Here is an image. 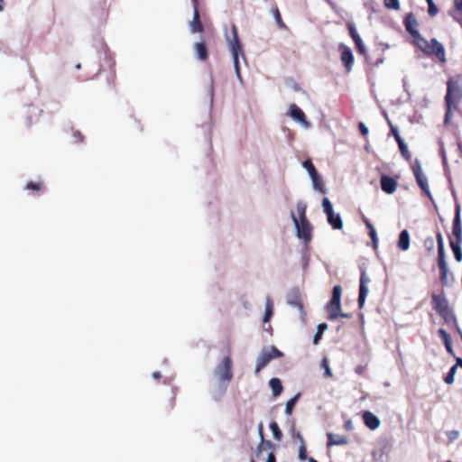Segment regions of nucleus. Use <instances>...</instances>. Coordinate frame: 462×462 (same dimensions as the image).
Returning a JSON list of instances; mask_svg holds the SVG:
<instances>
[{"label": "nucleus", "mask_w": 462, "mask_h": 462, "mask_svg": "<svg viewBox=\"0 0 462 462\" xmlns=\"http://www.w3.org/2000/svg\"><path fill=\"white\" fill-rule=\"evenodd\" d=\"M419 23L412 14L406 15V31L412 37V43L428 55H435L439 61L445 62V49L444 46L436 39H431L428 42L419 32Z\"/></svg>", "instance_id": "nucleus-1"}, {"label": "nucleus", "mask_w": 462, "mask_h": 462, "mask_svg": "<svg viewBox=\"0 0 462 462\" xmlns=\"http://www.w3.org/2000/svg\"><path fill=\"white\" fill-rule=\"evenodd\" d=\"M462 98V88L458 85V80L451 79L447 83V94L445 97L446 114L444 124L448 125L452 110H456L459 100Z\"/></svg>", "instance_id": "nucleus-2"}, {"label": "nucleus", "mask_w": 462, "mask_h": 462, "mask_svg": "<svg viewBox=\"0 0 462 462\" xmlns=\"http://www.w3.org/2000/svg\"><path fill=\"white\" fill-rule=\"evenodd\" d=\"M228 46L233 56L234 66L238 78H240L239 54L244 55L242 44L238 37V31L236 25L232 26L231 35L227 36Z\"/></svg>", "instance_id": "nucleus-3"}, {"label": "nucleus", "mask_w": 462, "mask_h": 462, "mask_svg": "<svg viewBox=\"0 0 462 462\" xmlns=\"http://www.w3.org/2000/svg\"><path fill=\"white\" fill-rule=\"evenodd\" d=\"M233 362L230 356H225L215 369V374L219 382L229 383L233 378Z\"/></svg>", "instance_id": "nucleus-4"}, {"label": "nucleus", "mask_w": 462, "mask_h": 462, "mask_svg": "<svg viewBox=\"0 0 462 462\" xmlns=\"http://www.w3.org/2000/svg\"><path fill=\"white\" fill-rule=\"evenodd\" d=\"M433 309L445 319L449 320L454 319L451 310L448 307L447 299L442 294L432 295Z\"/></svg>", "instance_id": "nucleus-5"}, {"label": "nucleus", "mask_w": 462, "mask_h": 462, "mask_svg": "<svg viewBox=\"0 0 462 462\" xmlns=\"http://www.w3.org/2000/svg\"><path fill=\"white\" fill-rule=\"evenodd\" d=\"M283 354L275 346L263 350L257 358L255 374L263 369L273 358L282 357Z\"/></svg>", "instance_id": "nucleus-6"}, {"label": "nucleus", "mask_w": 462, "mask_h": 462, "mask_svg": "<svg viewBox=\"0 0 462 462\" xmlns=\"http://www.w3.org/2000/svg\"><path fill=\"white\" fill-rule=\"evenodd\" d=\"M411 171L413 173V176L416 180L417 184L420 186L421 190L430 198L431 199V194L430 191L429 184H428V179L425 175L421 165L418 160H416L412 165H411Z\"/></svg>", "instance_id": "nucleus-7"}, {"label": "nucleus", "mask_w": 462, "mask_h": 462, "mask_svg": "<svg viewBox=\"0 0 462 462\" xmlns=\"http://www.w3.org/2000/svg\"><path fill=\"white\" fill-rule=\"evenodd\" d=\"M291 217L297 230L298 237L303 239L305 242H310L311 240L312 227L309 220L299 221L294 213H291Z\"/></svg>", "instance_id": "nucleus-8"}, {"label": "nucleus", "mask_w": 462, "mask_h": 462, "mask_svg": "<svg viewBox=\"0 0 462 462\" xmlns=\"http://www.w3.org/2000/svg\"><path fill=\"white\" fill-rule=\"evenodd\" d=\"M370 278L366 274L365 270H361L360 281H359V295H358V306L360 309L364 307L366 296L368 294L367 284L370 282Z\"/></svg>", "instance_id": "nucleus-9"}, {"label": "nucleus", "mask_w": 462, "mask_h": 462, "mask_svg": "<svg viewBox=\"0 0 462 462\" xmlns=\"http://www.w3.org/2000/svg\"><path fill=\"white\" fill-rule=\"evenodd\" d=\"M438 265L440 271L439 280L443 285H449L453 282V276L448 273L445 256L438 257Z\"/></svg>", "instance_id": "nucleus-10"}, {"label": "nucleus", "mask_w": 462, "mask_h": 462, "mask_svg": "<svg viewBox=\"0 0 462 462\" xmlns=\"http://www.w3.org/2000/svg\"><path fill=\"white\" fill-rule=\"evenodd\" d=\"M461 207L459 204H456L455 217L453 220L452 233L455 236L458 244L462 243V225L460 220Z\"/></svg>", "instance_id": "nucleus-11"}, {"label": "nucleus", "mask_w": 462, "mask_h": 462, "mask_svg": "<svg viewBox=\"0 0 462 462\" xmlns=\"http://www.w3.org/2000/svg\"><path fill=\"white\" fill-rule=\"evenodd\" d=\"M194 5V14L193 20L190 22V31L193 33L202 32L204 31V26L200 21V16L199 13V0H192Z\"/></svg>", "instance_id": "nucleus-12"}, {"label": "nucleus", "mask_w": 462, "mask_h": 462, "mask_svg": "<svg viewBox=\"0 0 462 462\" xmlns=\"http://www.w3.org/2000/svg\"><path fill=\"white\" fill-rule=\"evenodd\" d=\"M327 310L328 312V319L333 320L339 317L342 318H349L348 314H345L341 312V303H332L328 301L327 304Z\"/></svg>", "instance_id": "nucleus-13"}, {"label": "nucleus", "mask_w": 462, "mask_h": 462, "mask_svg": "<svg viewBox=\"0 0 462 462\" xmlns=\"http://www.w3.org/2000/svg\"><path fill=\"white\" fill-rule=\"evenodd\" d=\"M340 50H341V61L344 64V66L346 67V70L350 71L351 68L353 66V63H354L353 53H352L351 50L347 46H345V45H340Z\"/></svg>", "instance_id": "nucleus-14"}, {"label": "nucleus", "mask_w": 462, "mask_h": 462, "mask_svg": "<svg viewBox=\"0 0 462 462\" xmlns=\"http://www.w3.org/2000/svg\"><path fill=\"white\" fill-rule=\"evenodd\" d=\"M382 189L387 194H393L397 188V181L389 176L383 175L380 180Z\"/></svg>", "instance_id": "nucleus-15"}, {"label": "nucleus", "mask_w": 462, "mask_h": 462, "mask_svg": "<svg viewBox=\"0 0 462 462\" xmlns=\"http://www.w3.org/2000/svg\"><path fill=\"white\" fill-rule=\"evenodd\" d=\"M363 420L365 425L372 430H376L380 425V420L371 411H366L363 412Z\"/></svg>", "instance_id": "nucleus-16"}, {"label": "nucleus", "mask_w": 462, "mask_h": 462, "mask_svg": "<svg viewBox=\"0 0 462 462\" xmlns=\"http://www.w3.org/2000/svg\"><path fill=\"white\" fill-rule=\"evenodd\" d=\"M290 116L295 119L296 121H299L305 126H309L310 123L306 119V116L304 112L295 104H291L290 106Z\"/></svg>", "instance_id": "nucleus-17"}, {"label": "nucleus", "mask_w": 462, "mask_h": 462, "mask_svg": "<svg viewBox=\"0 0 462 462\" xmlns=\"http://www.w3.org/2000/svg\"><path fill=\"white\" fill-rule=\"evenodd\" d=\"M196 57L201 61H205L208 58V47L205 41L196 42L193 46Z\"/></svg>", "instance_id": "nucleus-18"}, {"label": "nucleus", "mask_w": 462, "mask_h": 462, "mask_svg": "<svg viewBox=\"0 0 462 462\" xmlns=\"http://www.w3.org/2000/svg\"><path fill=\"white\" fill-rule=\"evenodd\" d=\"M327 438H328V443H327L328 447L346 445L348 442L347 437L345 435H337V434H333L331 432H328L327 434Z\"/></svg>", "instance_id": "nucleus-19"}, {"label": "nucleus", "mask_w": 462, "mask_h": 462, "mask_svg": "<svg viewBox=\"0 0 462 462\" xmlns=\"http://www.w3.org/2000/svg\"><path fill=\"white\" fill-rule=\"evenodd\" d=\"M327 218H328V224L334 229H342L343 222H342L341 217L338 213L332 212L327 216Z\"/></svg>", "instance_id": "nucleus-20"}, {"label": "nucleus", "mask_w": 462, "mask_h": 462, "mask_svg": "<svg viewBox=\"0 0 462 462\" xmlns=\"http://www.w3.org/2000/svg\"><path fill=\"white\" fill-rule=\"evenodd\" d=\"M287 302H288V304H290L293 307H296L300 310L303 309L300 296L297 291L291 292L288 295Z\"/></svg>", "instance_id": "nucleus-21"}, {"label": "nucleus", "mask_w": 462, "mask_h": 462, "mask_svg": "<svg viewBox=\"0 0 462 462\" xmlns=\"http://www.w3.org/2000/svg\"><path fill=\"white\" fill-rule=\"evenodd\" d=\"M269 385L272 388L273 394L274 397L279 396L283 390L282 382L279 378H272L269 381Z\"/></svg>", "instance_id": "nucleus-22"}, {"label": "nucleus", "mask_w": 462, "mask_h": 462, "mask_svg": "<svg viewBox=\"0 0 462 462\" xmlns=\"http://www.w3.org/2000/svg\"><path fill=\"white\" fill-rule=\"evenodd\" d=\"M275 448H276V446L271 440H266L265 439H261L260 443L258 444L257 448H256V455L259 456L263 450H266V449L274 450Z\"/></svg>", "instance_id": "nucleus-23"}, {"label": "nucleus", "mask_w": 462, "mask_h": 462, "mask_svg": "<svg viewBox=\"0 0 462 462\" xmlns=\"http://www.w3.org/2000/svg\"><path fill=\"white\" fill-rule=\"evenodd\" d=\"M44 189V183L42 180L39 181H29L25 186V189L32 190L35 193H40Z\"/></svg>", "instance_id": "nucleus-24"}, {"label": "nucleus", "mask_w": 462, "mask_h": 462, "mask_svg": "<svg viewBox=\"0 0 462 462\" xmlns=\"http://www.w3.org/2000/svg\"><path fill=\"white\" fill-rule=\"evenodd\" d=\"M439 337L442 338L444 345L448 352H452L451 339L449 334L443 328H439L438 331Z\"/></svg>", "instance_id": "nucleus-25"}, {"label": "nucleus", "mask_w": 462, "mask_h": 462, "mask_svg": "<svg viewBox=\"0 0 462 462\" xmlns=\"http://www.w3.org/2000/svg\"><path fill=\"white\" fill-rule=\"evenodd\" d=\"M270 430L273 432V438L277 441H281L282 439V432L276 421H272L269 425Z\"/></svg>", "instance_id": "nucleus-26"}, {"label": "nucleus", "mask_w": 462, "mask_h": 462, "mask_svg": "<svg viewBox=\"0 0 462 462\" xmlns=\"http://www.w3.org/2000/svg\"><path fill=\"white\" fill-rule=\"evenodd\" d=\"M341 294L342 288L340 285H335L332 291V297L330 299V302L332 303H341Z\"/></svg>", "instance_id": "nucleus-27"}, {"label": "nucleus", "mask_w": 462, "mask_h": 462, "mask_svg": "<svg viewBox=\"0 0 462 462\" xmlns=\"http://www.w3.org/2000/svg\"><path fill=\"white\" fill-rule=\"evenodd\" d=\"M300 396V393H297L294 397H292L291 399H290L287 402H286V407H285V413L290 416L291 415L292 413V411L299 400Z\"/></svg>", "instance_id": "nucleus-28"}, {"label": "nucleus", "mask_w": 462, "mask_h": 462, "mask_svg": "<svg viewBox=\"0 0 462 462\" xmlns=\"http://www.w3.org/2000/svg\"><path fill=\"white\" fill-rule=\"evenodd\" d=\"M450 247L454 253L455 259L457 262L462 261V249L460 244H458V242L455 243L453 241H450Z\"/></svg>", "instance_id": "nucleus-29"}, {"label": "nucleus", "mask_w": 462, "mask_h": 462, "mask_svg": "<svg viewBox=\"0 0 462 462\" xmlns=\"http://www.w3.org/2000/svg\"><path fill=\"white\" fill-rule=\"evenodd\" d=\"M272 12H273V14L274 16V19H275L279 28L280 29H285L286 28V24L283 23V21L282 19V16H281V14H280V11H279V8L277 7V5H274L273 7Z\"/></svg>", "instance_id": "nucleus-30"}, {"label": "nucleus", "mask_w": 462, "mask_h": 462, "mask_svg": "<svg viewBox=\"0 0 462 462\" xmlns=\"http://www.w3.org/2000/svg\"><path fill=\"white\" fill-rule=\"evenodd\" d=\"M436 239L438 244V257L445 256L444 241L440 232L436 234Z\"/></svg>", "instance_id": "nucleus-31"}, {"label": "nucleus", "mask_w": 462, "mask_h": 462, "mask_svg": "<svg viewBox=\"0 0 462 462\" xmlns=\"http://www.w3.org/2000/svg\"><path fill=\"white\" fill-rule=\"evenodd\" d=\"M306 209H307V206L305 203H303L301 201L297 203V211L299 214V218H298L299 221L308 220V218L306 217Z\"/></svg>", "instance_id": "nucleus-32"}, {"label": "nucleus", "mask_w": 462, "mask_h": 462, "mask_svg": "<svg viewBox=\"0 0 462 462\" xmlns=\"http://www.w3.org/2000/svg\"><path fill=\"white\" fill-rule=\"evenodd\" d=\"M273 314V302L270 300H268L266 302L265 313H264L263 321L268 322L271 319Z\"/></svg>", "instance_id": "nucleus-33"}, {"label": "nucleus", "mask_w": 462, "mask_h": 462, "mask_svg": "<svg viewBox=\"0 0 462 462\" xmlns=\"http://www.w3.org/2000/svg\"><path fill=\"white\" fill-rule=\"evenodd\" d=\"M71 135L73 138V143L79 144L85 141V136L79 130L72 129Z\"/></svg>", "instance_id": "nucleus-34"}, {"label": "nucleus", "mask_w": 462, "mask_h": 462, "mask_svg": "<svg viewBox=\"0 0 462 462\" xmlns=\"http://www.w3.org/2000/svg\"><path fill=\"white\" fill-rule=\"evenodd\" d=\"M303 167L308 171L310 178H314L317 175L318 171L310 160L304 161Z\"/></svg>", "instance_id": "nucleus-35"}, {"label": "nucleus", "mask_w": 462, "mask_h": 462, "mask_svg": "<svg viewBox=\"0 0 462 462\" xmlns=\"http://www.w3.org/2000/svg\"><path fill=\"white\" fill-rule=\"evenodd\" d=\"M311 180L314 189L320 191L321 193H325V190L323 189V183L319 174L317 173V175L314 178H311Z\"/></svg>", "instance_id": "nucleus-36"}, {"label": "nucleus", "mask_w": 462, "mask_h": 462, "mask_svg": "<svg viewBox=\"0 0 462 462\" xmlns=\"http://www.w3.org/2000/svg\"><path fill=\"white\" fill-rule=\"evenodd\" d=\"M322 208H323L324 213L327 216L329 215L330 213L334 212L332 204L328 198H324L322 199Z\"/></svg>", "instance_id": "nucleus-37"}, {"label": "nucleus", "mask_w": 462, "mask_h": 462, "mask_svg": "<svg viewBox=\"0 0 462 462\" xmlns=\"http://www.w3.org/2000/svg\"><path fill=\"white\" fill-rule=\"evenodd\" d=\"M457 371V365H453L448 374L444 378V382L448 384H451L454 382L455 374Z\"/></svg>", "instance_id": "nucleus-38"}, {"label": "nucleus", "mask_w": 462, "mask_h": 462, "mask_svg": "<svg viewBox=\"0 0 462 462\" xmlns=\"http://www.w3.org/2000/svg\"><path fill=\"white\" fill-rule=\"evenodd\" d=\"M384 6L388 9L398 10L400 8L399 0H383Z\"/></svg>", "instance_id": "nucleus-39"}, {"label": "nucleus", "mask_w": 462, "mask_h": 462, "mask_svg": "<svg viewBox=\"0 0 462 462\" xmlns=\"http://www.w3.org/2000/svg\"><path fill=\"white\" fill-rule=\"evenodd\" d=\"M321 366L324 369V375L326 377H332L333 374H332L331 369L329 368L328 362L327 358L322 359Z\"/></svg>", "instance_id": "nucleus-40"}, {"label": "nucleus", "mask_w": 462, "mask_h": 462, "mask_svg": "<svg viewBox=\"0 0 462 462\" xmlns=\"http://www.w3.org/2000/svg\"><path fill=\"white\" fill-rule=\"evenodd\" d=\"M429 5L428 13L430 16H435L438 14V7L435 5L433 0H426Z\"/></svg>", "instance_id": "nucleus-41"}, {"label": "nucleus", "mask_w": 462, "mask_h": 462, "mask_svg": "<svg viewBox=\"0 0 462 462\" xmlns=\"http://www.w3.org/2000/svg\"><path fill=\"white\" fill-rule=\"evenodd\" d=\"M299 458L300 460H306L308 459L309 457H307V448H306V444H303V445H300V448H299Z\"/></svg>", "instance_id": "nucleus-42"}, {"label": "nucleus", "mask_w": 462, "mask_h": 462, "mask_svg": "<svg viewBox=\"0 0 462 462\" xmlns=\"http://www.w3.org/2000/svg\"><path fill=\"white\" fill-rule=\"evenodd\" d=\"M448 14L462 27V12H449Z\"/></svg>", "instance_id": "nucleus-43"}, {"label": "nucleus", "mask_w": 462, "mask_h": 462, "mask_svg": "<svg viewBox=\"0 0 462 462\" xmlns=\"http://www.w3.org/2000/svg\"><path fill=\"white\" fill-rule=\"evenodd\" d=\"M355 42V45H356V51L360 53V54H365V46H364V43L362 42V39H357L356 41L354 42Z\"/></svg>", "instance_id": "nucleus-44"}, {"label": "nucleus", "mask_w": 462, "mask_h": 462, "mask_svg": "<svg viewBox=\"0 0 462 462\" xmlns=\"http://www.w3.org/2000/svg\"><path fill=\"white\" fill-rule=\"evenodd\" d=\"M348 31H349V34L354 42L356 41L357 39H360V36H359L358 32H356L354 25L349 24Z\"/></svg>", "instance_id": "nucleus-45"}, {"label": "nucleus", "mask_w": 462, "mask_h": 462, "mask_svg": "<svg viewBox=\"0 0 462 462\" xmlns=\"http://www.w3.org/2000/svg\"><path fill=\"white\" fill-rule=\"evenodd\" d=\"M292 438L300 441V445L305 444L304 439L300 432H295L294 428L292 429Z\"/></svg>", "instance_id": "nucleus-46"}, {"label": "nucleus", "mask_w": 462, "mask_h": 462, "mask_svg": "<svg viewBox=\"0 0 462 462\" xmlns=\"http://www.w3.org/2000/svg\"><path fill=\"white\" fill-rule=\"evenodd\" d=\"M449 12H462V0H454V9Z\"/></svg>", "instance_id": "nucleus-47"}, {"label": "nucleus", "mask_w": 462, "mask_h": 462, "mask_svg": "<svg viewBox=\"0 0 462 462\" xmlns=\"http://www.w3.org/2000/svg\"><path fill=\"white\" fill-rule=\"evenodd\" d=\"M397 143H398V146H399V150H400L401 154L402 156H404V150H405L404 141L402 139L401 136H397Z\"/></svg>", "instance_id": "nucleus-48"}, {"label": "nucleus", "mask_w": 462, "mask_h": 462, "mask_svg": "<svg viewBox=\"0 0 462 462\" xmlns=\"http://www.w3.org/2000/svg\"><path fill=\"white\" fill-rule=\"evenodd\" d=\"M398 247L404 250V230H402L399 235Z\"/></svg>", "instance_id": "nucleus-49"}, {"label": "nucleus", "mask_w": 462, "mask_h": 462, "mask_svg": "<svg viewBox=\"0 0 462 462\" xmlns=\"http://www.w3.org/2000/svg\"><path fill=\"white\" fill-rule=\"evenodd\" d=\"M358 128H359V131H360V133H361V134L363 136H366L367 135L368 128L366 127V125L363 122H360L358 124Z\"/></svg>", "instance_id": "nucleus-50"}, {"label": "nucleus", "mask_w": 462, "mask_h": 462, "mask_svg": "<svg viewBox=\"0 0 462 462\" xmlns=\"http://www.w3.org/2000/svg\"><path fill=\"white\" fill-rule=\"evenodd\" d=\"M448 437L450 440H455L458 438V431L452 430L448 433Z\"/></svg>", "instance_id": "nucleus-51"}, {"label": "nucleus", "mask_w": 462, "mask_h": 462, "mask_svg": "<svg viewBox=\"0 0 462 462\" xmlns=\"http://www.w3.org/2000/svg\"><path fill=\"white\" fill-rule=\"evenodd\" d=\"M258 433H259L260 440L261 439H264V432H263V422H260L258 424Z\"/></svg>", "instance_id": "nucleus-52"}, {"label": "nucleus", "mask_w": 462, "mask_h": 462, "mask_svg": "<svg viewBox=\"0 0 462 462\" xmlns=\"http://www.w3.org/2000/svg\"><path fill=\"white\" fill-rule=\"evenodd\" d=\"M369 236H370L371 239L373 240V242L375 244L377 241V237H376V232H375L374 227H373L372 229H369Z\"/></svg>", "instance_id": "nucleus-53"}, {"label": "nucleus", "mask_w": 462, "mask_h": 462, "mask_svg": "<svg viewBox=\"0 0 462 462\" xmlns=\"http://www.w3.org/2000/svg\"><path fill=\"white\" fill-rule=\"evenodd\" d=\"M362 219H363V222L365 223V225L366 226V227L368 228V230L372 229L374 227L373 224L370 222V220L367 217L363 216Z\"/></svg>", "instance_id": "nucleus-54"}, {"label": "nucleus", "mask_w": 462, "mask_h": 462, "mask_svg": "<svg viewBox=\"0 0 462 462\" xmlns=\"http://www.w3.org/2000/svg\"><path fill=\"white\" fill-rule=\"evenodd\" d=\"M321 335H322V333H319V332H318V331H317V333L315 334V336H314V337H313V343H314L315 345L319 344V340H320V338H321Z\"/></svg>", "instance_id": "nucleus-55"}, {"label": "nucleus", "mask_w": 462, "mask_h": 462, "mask_svg": "<svg viewBox=\"0 0 462 462\" xmlns=\"http://www.w3.org/2000/svg\"><path fill=\"white\" fill-rule=\"evenodd\" d=\"M266 462H276V457L273 452L269 453Z\"/></svg>", "instance_id": "nucleus-56"}, {"label": "nucleus", "mask_w": 462, "mask_h": 462, "mask_svg": "<svg viewBox=\"0 0 462 462\" xmlns=\"http://www.w3.org/2000/svg\"><path fill=\"white\" fill-rule=\"evenodd\" d=\"M425 245H426L430 249V248H432V247H433V245H434V241H433V239H432L431 237L427 238V239L425 240Z\"/></svg>", "instance_id": "nucleus-57"}, {"label": "nucleus", "mask_w": 462, "mask_h": 462, "mask_svg": "<svg viewBox=\"0 0 462 462\" xmlns=\"http://www.w3.org/2000/svg\"><path fill=\"white\" fill-rule=\"evenodd\" d=\"M365 370V366H364V365H357L356 367V373L358 374H363Z\"/></svg>", "instance_id": "nucleus-58"}, {"label": "nucleus", "mask_w": 462, "mask_h": 462, "mask_svg": "<svg viewBox=\"0 0 462 462\" xmlns=\"http://www.w3.org/2000/svg\"><path fill=\"white\" fill-rule=\"evenodd\" d=\"M328 328V325L326 323H321L318 326V332L323 333L325 329Z\"/></svg>", "instance_id": "nucleus-59"}, {"label": "nucleus", "mask_w": 462, "mask_h": 462, "mask_svg": "<svg viewBox=\"0 0 462 462\" xmlns=\"http://www.w3.org/2000/svg\"><path fill=\"white\" fill-rule=\"evenodd\" d=\"M391 132L393 133V134L394 135L395 139L397 140V136H400L399 134H398V131L396 128L391 126Z\"/></svg>", "instance_id": "nucleus-60"}, {"label": "nucleus", "mask_w": 462, "mask_h": 462, "mask_svg": "<svg viewBox=\"0 0 462 462\" xmlns=\"http://www.w3.org/2000/svg\"><path fill=\"white\" fill-rule=\"evenodd\" d=\"M152 376L155 378V379H160L162 377V374L160 372H154L152 374Z\"/></svg>", "instance_id": "nucleus-61"}, {"label": "nucleus", "mask_w": 462, "mask_h": 462, "mask_svg": "<svg viewBox=\"0 0 462 462\" xmlns=\"http://www.w3.org/2000/svg\"><path fill=\"white\" fill-rule=\"evenodd\" d=\"M457 365V366L462 367V358H459V357H458V358H457V363H456V365Z\"/></svg>", "instance_id": "nucleus-62"}, {"label": "nucleus", "mask_w": 462, "mask_h": 462, "mask_svg": "<svg viewBox=\"0 0 462 462\" xmlns=\"http://www.w3.org/2000/svg\"><path fill=\"white\" fill-rule=\"evenodd\" d=\"M405 246H406V250H407L408 247H409V236H408L407 232H406V244H405Z\"/></svg>", "instance_id": "nucleus-63"}, {"label": "nucleus", "mask_w": 462, "mask_h": 462, "mask_svg": "<svg viewBox=\"0 0 462 462\" xmlns=\"http://www.w3.org/2000/svg\"><path fill=\"white\" fill-rule=\"evenodd\" d=\"M3 4H4V0H0V11H2L4 9Z\"/></svg>", "instance_id": "nucleus-64"}]
</instances>
